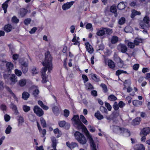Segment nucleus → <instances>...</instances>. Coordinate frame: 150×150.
<instances>
[{"label": "nucleus", "instance_id": "f257e3e1", "mask_svg": "<svg viewBox=\"0 0 150 150\" xmlns=\"http://www.w3.org/2000/svg\"><path fill=\"white\" fill-rule=\"evenodd\" d=\"M45 58L44 61L42 62L43 65L44 67L41 71L42 76V82L45 83L47 81V77L45 75V72L48 69V72L50 73L52 70V58L49 51H47L45 53Z\"/></svg>", "mask_w": 150, "mask_h": 150}, {"label": "nucleus", "instance_id": "f03ea898", "mask_svg": "<svg viewBox=\"0 0 150 150\" xmlns=\"http://www.w3.org/2000/svg\"><path fill=\"white\" fill-rule=\"evenodd\" d=\"M73 125L78 130L82 129L85 133L86 136L88 135V132H89L86 127L81 122L78 115H74L71 119Z\"/></svg>", "mask_w": 150, "mask_h": 150}, {"label": "nucleus", "instance_id": "7ed1b4c3", "mask_svg": "<svg viewBox=\"0 0 150 150\" xmlns=\"http://www.w3.org/2000/svg\"><path fill=\"white\" fill-rule=\"evenodd\" d=\"M76 139L81 144H84L86 142V140L84 135L78 131H76L74 134Z\"/></svg>", "mask_w": 150, "mask_h": 150}, {"label": "nucleus", "instance_id": "20e7f679", "mask_svg": "<svg viewBox=\"0 0 150 150\" xmlns=\"http://www.w3.org/2000/svg\"><path fill=\"white\" fill-rule=\"evenodd\" d=\"M76 139L81 144H84L86 142V140L84 135L78 131H76L74 134Z\"/></svg>", "mask_w": 150, "mask_h": 150}, {"label": "nucleus", "instance_id": "39448f33", "mask_svg": "<svg viewBox=\"0 0 150 150\" xmlns=\"http://www.w3.org/2000/svg\"><path fill=\"white\" fill-rule=\"evenodd\" d=\"M33 110L34 113L39 117H41L44 114L43 110L37 105L34 106Z\"/></svg>", "mask_w": 150, "mask_h": 150}, {"label": "nucleus", "instance_id": "423d86ee", "mask_svg": "<svg viewBox=\"0 0 150 150\" xmlns=\"http://www.w3.org/2000/svg\"><path fill=\"white\" fill-rule=\"evenodd\" d=\"M87 134H88V135L86 137L89 139L91 146L92 148V150H97L96 149V145L94 143L91 135L90 134L89 132H88Z\"/></svg>", "mask_w": 150, "mask_h": 150}, {"label": "nucleus", "instance_id": "0eeeda50", "mask_svg": "<svg viewBox=\"0 0 150 150\" xmlns=\"http://www.w3.org/2000/svg\"><path fill=\"white\" fill-rule=\"evenodd\" d=\"M74 1H71L69 2H67L64 4L62 6V8L63 10H66L71 8L73 4L74 3Z\"/></svg>", "mask_w": 150, "mask_h": 150}, {"label": "nucleus", "instance_id": "6e6552de", "mask_svg": "<svg viewBox=\"0 0 150 150\" xmlns=\"http://www.w3.org/2000/svg\"><path fill=\"white\" fill-rule=\"evenodd\" d=\"M110 129L114 133L120 134L121 127H120L118 126L112 125L110 126Z\"/></svg>", "mask_w": 150, "mask_h": 150}, {"label": "nucleus", "instance_id": "1a4fd4ad", "mask_svg": "<svg viewBox=\"0 0 150 150\" xmlns=\"http://www.w3.org/2000/svg\"><path fill=\"white\" fill-rule=\"evenodd\" d=\"M59 126L60 127H65L66 129H68L70 127V124L68 122H66L65 121H60L58 122Z\"/></svg>", "mask_w": 150, "mask_h": 150}, {"label": "nucleus", "instance_id": "9d476101", "mask_svg": "<svg viewBox=\"0 0 150 150\" xmlns=\"http://www.w3.org/2000/svg\"><path fill=\"white\" fill-rule=\"evenodd\" d=\"M33 88L34 89L33 92V96L36 98L38 97L40 91L37 86L33 85L32 86Z\"/></svg>", "mask_w": 150, "mask_h": 150}, {"label": "nucleus", "instance_id": "9b49d317", "mask_svg": "<svg viewBox=\"0 0 150 150\" xmlns=\"http://www.w3.org/2000/svg\"><path fill=\"white\" fill-rule=\"evenodd\" d=\"M150 132V128L149 127L144 128L141 130L140 135L141 136H142L143 135L146 136Z\"/></svg>", "mask_w": 150, "mask_h": 150}, {"label": "nucleus", "instance_id": "f8f14e48", "mask_svg": "<svg viewBox=\"0 0 150 150\" xmlns=\"http://www.w3.org/2000/svg\"><path fill=\"white\" fill-rule=\"evenodd\" d=\"M66 144L67 146L70 149H73L78 146L77 143L74 142H72L70 144L69 142H66Z\"/></svg>", "mask_w": 150, "mask_h": 150}, {"label": "nucleus", "instance_id": "ddd939ff", "mask_svg": "<svg viewBox=\"0 0 150 150\" xmlns=\"http://www.w3.org/2000/svg\"><path fill=\"white\" fill-rule=\"evenodd\" d=\"M105 28L103 27L100 28L96 33L97 35L100 36H103L105 34Z\"/></svg>", "mask_w": 150, "mask_h": 150}, {"label": "nucleus", "instance_id": "4468645a", "mask_svg": "<svg viewBox=\"0 0 150 150\" xmlns=\"http://www.w3.org/2000/svg\"><path fill=\"white\" fill-rule=\"evenodd\" d=\"M126 134L127 136H129L130 135V132L129 130L123 127H121L120 134Z\"/></svg>", "mask_w": 150, "mask_h": 150}, {"label": "nucleus", "instance_id": "2eb2a0df", "mask_svg": "<svg viewBox=\"0 0 150 150\" xmlns=\"http://www.w3.org/2000/svg\"><path fill=\"white\" fill-rule=\"evenodd\" d=\"M85 45L88 52L91 54L92 53L94 50L92 47L88 42L85 43Z\"/></svg>", "mask_w": 150, "mask_h": 150}, {"label": "nucleus", "instance_id": "dca6fc26", "mask_svg": "<svg viewBox=\"0 0 150 150\" xmlns=\"http://www.w3.org/2000/svg\"><path fill=\"white\" fill-rule=\"evenodd\" d=\"M119 46L120 47V50L123 53H125L127 50V46L124 44H120Z\"/></svg>", "mask_w": 150, "mask_h": 150}, {"label": "nucleus", "instance_id": "f3484780", "mask_svg": "<svg viewBox=\"0 0 150 150\" xmlns=\"http://www.w3.org/2000/svg\"><path fill=\"white\" fill-rule=\"evenodd\" d=\"M127 3L122 1L120 3L117 5V8L119 10H122L124 9L126 6Z\"/></svg>", "mask_w": 150, "mask_h": 150}, {"label": "nucleus", "instance_id": "a211bd4d", "mask_svg": "<svg viewBox=\"0 0 150 150\" xmlns=\"http://www.w3.org/2000/svg\"><path fill=\"white\" fill-rule=\"evenodd\" d=\"M110 11L112 13H114V16L115 17L117 16V14L116 6L113 5L111 6L110 8Z\"/></svg>", "mask_w": 150, "mask_h": 150}, {"label": "nucleus", "instance_id": "6ab92c4d", "mask_svg": "<svg viewBox=\"0 0 150 150\" xmlns=\"http://www.w3.org/2000/svg\"><path fill=\"white\" fill-rule=\"evenodd\" d=\"M6 66L8 72L10 71L13 67V64L10 62H7L6 64Z\"/></svg>", "mask_w": 150, "mask_h": 150}, {"label": "nucleus", "instance_id": "aec40b11", "mask_svg": "<svg viewBox=\"0 0 150 150\" xmlns=\"http://www.w3.org/2000/svg\"><path fill=\"white\" fill-rule=\"evenodd\" d=\"M30 95L29 93L26 91H24L22 94V98L25 100H27L30 97Z\"/></svg>", "mask_w": 150, "mask_h": 150}, {"label": "nucleus", "instance_id": "412c9836", "mask_svg": "<svg viewBox=\"0 0 150 150\" xmlns=\"http://www.w3.org/2000/svg\"><path fill=\"white\" fill-rule=\"evenodd\" d=\"M51 141L52 142V146L53 148H56L57 144V140L55 137H52L51 138Z\"/></svg>", "mask_w": 150, "mask_h": 150}, {"label": "nucleus", "instance_id": "4be33fe9", "mask_svg": "<svg viewBox=\"0 0 150 150\" xmlns=\"http://www.w3.org/2000/svg\"><path fill=\"white\" fill-rule=\"evenodd\" d=\"M12 28L11 25L8 24L4 26V30L6 32H9L11 30Z\"/></svg>", "mask_w": 150, "mask_h": 150}, {"label": "nucleus", "instance_id": "5701e85b", "mask_svg": "<svg viewBox=\"0 0 150 150\" xmlns=\"http://www.w3.org/2000/svg\"><path fill=\"white\" fill-rule=\"evenodd\" d=\"M118 41V38L116 36H112L111 39V42L112 44H115Z\"/></svg>", "mask_w": 150, "mask_h": 150}, {"label": "nucleus", "instance_id": "b1692460", "mask_svg": "<svg viewBox=\"0 0 150 150\" xmlns=\"http://www.w3.org/2000/svg\"><path fill=\"white\" fill-rule=\"evenodd\" d=\"M95 116L96 118L99 120H101L103 118V116L100 114L99 111H98L95 113Z\"/></svg>", "mask_w": 150, "mask_h": 150}, {"label": "nucleus", "instance_id": "393cba45", "mask_svg": "<svg viewBox=\"0 0 150 150\" xmlns=\"http://www.w3.org/2000/svg\"><path fill=\"white\" fill-rule=\"evenodd\" d=\"M27 80L25 79H22L19 81L18 84L21 87L24 86L26 83Z\"/></svg>", "mask_w": 150, "mask_h": 150}, {"label": "nucleus", "instance_id": "a878e982", "mask_svg": "<svg viewBox=\"0 0 150 150\" xmlns=\"http://www.w3.org/2000/svg\"><path fill=\"white\" fill-rule=\"evenodd\" d=\"M38 104L44 110H47L48 109V107L44 105L42 101L41 100L38 101Z\"/></svg>", "mask_w": 150, "mask_h": 150}, {"label": "nucleus", "instance_id": "bb28decb", "mask_svg": "<svg viewBox=\"0 0 150 150\" xmlns=\"http://www.w3.org/2000/svg\"><path fill=\"white\" fill-rule=\"evenodd\" d=\"M17 120L18 121V126L22 125L24 122L23 118L21 116H18L17 117Z\"/></svg>", "mask_w": 150, "mask_h": 150}, {"label": "nucleus", "instance_id": "cd10ccee", "mask_svg": "<svg viewBox=\"0 0 150 150\" xmlns=\"http://www.w3.org/2000/svg\"><path fill=\"white\" fill-rule=\"evenodd\" d=\"M141 118L140 117H137L133 120V123L134 125H138L139 124L141 121Z\"/></svg>", "mask_w": 150, "mask_h": 150}, {"label": "nucleus", "instance_id": "c85d7f7f", "mask_svg": "<svg viewBox=\"0 0 150 150\" xmlns=\"http://www.w3.org/2000/svg\"><path fill=\"white\" fill-rule=\"evenodd\" d=\"M91 75L92 79L94 81L97 82L100 81V79L99 76L94 74H92Z\"/></svg>", "mask_w": 150, "mask_h": 150}, {"label": "nucleus", "instance_id": "c756f323", "mask_svg": "<svg viewBox=\"0 0 150 150\" xmlns=\"http://www.w3.org/2000/svg\"><path fill=\"white\" fill-rule=\"evenodd\" d=\"M141 13L140 12H138L136 11L135 10H133L132 11V13L131 16L132 18H134V17L137 15H140Z\"/></svg>", "mask_w": 150, "mask_h": 150}, {"label": "nucleus", "instance_id": "7c9ffc66", "mask_svg": "<svg viewBox=\"0 0 150 150\" xmlns=\"http://www.w3.org/2000/svg\"><path fill=\"white\" fill-rule=\"evenodd\" d=\"M10 80L12 82L15 83L17 81V77L14 74H12L10 77Z\"/></svg>", "mask_w": 150, "mask_h": 150}, {"label": "nucleus", "instance_id": "2f4dec72", "mask_svg": "<svg viewBox=\"0 0 150 150\" xmlns=\"http://www.w3.org/2000/svg\"><path fill=\"white\" fill-rule=\"evenodd\" d=\"M108 65L109 67L112 69L114 68L115 66L114 62L111 60L108 61Z\"/></svg>", "mask_w": 150, "mask_h": 150}, {"label": "nucleus", "instance_id": "473e14b6", "mask_svg": "<svg viewBox=\"0 0 150 150\" xmlns=\"http://www.w3.org/2000/svg\"><path fill=\"white\" fill-rule=\"evenodd\" d=\"M8 4L6 2H5L2 5V8L4 10L5 13L7 12V9L8 6Z\"/></svg>", "mask_w": 150, "mask_h": 150}, {"label": "nucleus", "instance_id": "72a5a7b5", "mask_svg": "<svg viewBox=\"0 0 150 150\" xmlns=\"http://www.w3.org/2000/svg\"><path fill=\"white\" fill-rule=\"evenodd\" d=\"M133 104L134 106L138 107L142 105V102L137 100H134L133 101Z\"/></svg>", "mask_w": 150, "mask_h": 150}, {"label": "nucleus", "instance_id": "f704fd0d", "mask_svg": "<svg viewBox=\"0 0 150 150\" xmlns=\"http://www.w3.org/2000/svg\"><path fill=\"white\" fill-rule=\"evenodd\" d=\"M27 13V10L24 8H22L20 9V14L22 17H24Z\"/></svg>", "mask_w": 150, "mask_h": 150}, {"label": "nucleus", "instance_id": "c9c22d12", "mask_svg": "<svg viewBox=\"0 0 150 150\" xmlns=\"http://www.w3.org/2000/svg\"><path fill=\"white\" fill-rule=\"evenodd\" d=\"M142 39L136 38L134 40V43L135 45H138L140 43L142 42Z\"/></svg>", "mask_w": 150, "mask_h": 150}, {"label": "nucleus", "instance_id": "e433bc0d", "mask_svg": "<svg viewBox=\"0 0 150 150\" xmlns=\"http://www.w3.org/2000/svg\"><path fill=\"white\" fill-rule=\"evenodd\" d=\"M136 150H145V147L142 144H138L136 145Z\"/></svg>", "mask_w": 150, "mask_h": 150}, {"label": "nucleus", "instance_id": "4c0bfd02", "mask_svg": "<svg viewBox=\"0 0 150 150\" xmlns=\"http://www.w3.org/2000/svg\"><path fill=\"white\" fill-rule=\"evenodd\" d=\"M100 86L102 88L103 92L104 93H106L108 91L107 87L106 85L103 83H102L100 85Z\"/></svg>", "mask_w": 150, "mask_h": 150}, {"label": "nucleus", "instance_id": "58836bf2", "mask_svg": "<svg viewBox=\"0 0 150 150\" xmlns=\"http://www.w3.org/2000/svg\"><path fill=\"white\" fill-rule=\"evenodd\" d=\"M40 121L41 124L43 127L44 128L46 127L47 124L46 121L43 118L41 117L40 118Z\"/></svg>", "mask_w": 150, "mask_h": 150}, {"label": "nucleus", "instance_id": "ea45409f", "mask_svg": "<svg viewBox=\"0 0 150 150\" xmlns=\"http://www.w3.org/2000/svg\"><path fill=\"white\" fill-rule=\"evenodd\" d=\"M108 99L110 101H113L116 100L117 98L114 95L111 94L108 96Z\"/></svg>", "mask_w": 150, "mask_h": 150}, {"label": "nucleus", "instance_id": "a19ab883", "mask_svg": "<svg viewBox=\"0 0 150 150\" xmlns=\"http://www.w3.org/2000/svg\"><path fill=\"white\" fill-rule=\"evenodd\" d=\"M52 110L54 113L57 115L59 113V109L58 108L57 106H55L53 107Z\"/></svg>", "mask_w": 150, "mask_h": 150}, {"label": "nucleus", "instance_id": "79ce46f5", "mask_svg": "<svg viewBox=\"0 0 150 150\" xmlns=\"http://www.w3.org/2000/svg\"><path fill=\"white\" fill-rule=\"evenodd\" d=\"M80 118L81 121L85 125L88 124L87 121L86 120L84 117L82 115L80 116Z\"/></svg>", "mask_w": 150, "mask_h": 150}, {"label": "nucleus", "instance_id": "37998d69", "mask_svg": "<svg viewBox=\"0 0 150 150\" xmlns=\"http://www.w3.org/2000/svg\"><path fill=\"white\" fill-rule=\"evenodd\" d=\"M117 65L120 68H122L123 66V62L120 58H118V62H117Z\"/></svg>", "mask_w": 150, "mask_h": 150}, {"label": "nucleus", "instance_id": "c03bdc74", "mask_svg": "<svg viewBox=\"0 0 150 150\" xmlns=\"http://www.w3.org/2000/svg\"><path fill=\"white\" fill-rule=\"evenodd\" d=\"M86 88L87 89L92 90L94 88L93 86L90 83H87L86 84Z\"/></svg>", "mask_w": 150, "mask_h": 150}, {"label": "nucleus", "instance_id": "a18cd8bd", "mask_svg": "<svg viewBox=\"0 0 150 150\" xmlns=\"http://www.w3.org/2000/svg\"><path fill=\"white\" fill-rule=\"evenodd\" d=\"M19 19L15 16H13L12 18V22L15 23H17L19 22Z\"/></svg>", "mask_w": 150, "mask_h": 150}, {"label": "nucleus", "instance_id": "49530a36", "mask_svg": "<svg viewBox=\"0 0 150 150\" xmlns=\"http://www.w3.org/2000/svg\"><path fill=\"white\" fill-rule=\"evenodd\" d=\"M125 19L124 17H121L119 20L118 23L120 25H122L125 23Z\"/></svg>", "mask_w": 150, "mask_h": 150}, {"label": "nucleus", "instance_id": "de8ad7c7", "mask_svg": "<svg viewBox=\"0 0 150 150\" xmlns=\"http://www.w3.org/2000/svg\"><path fill=\"white\" fill-rule=\"evenodd\" d=\"M100 110L103 113H104L106 114H108V110L106 108L103 106H101L100 108Z\"/></svg>", "mask_w": 150, "mask_h": 150}, {"label": "nucleus", "instance_id": "09e8293b", "mask_svg": "<svg viewBox=\"0 0 150 150\" xmlns=\"http://www.w3.org/2000/svg\"><path fill=\"white\" fill-rule=\"evenodd\" d=\"M12 129V127L10 125H8L5 130L6 133L7 134L10 133Z\"/></svg>", "mask_w": 150, "mask_h": 150}, {"label": "nucleus", "instance_id": "8fccbe9b", "mask_svg": "<svg viewBox=\"0 0 150 150\" xmlns=\"http://www.w3.org/2000/svg\"><path fill=\"white\" fill-rule=\"evenodd\" d=\"M128 47L131 49H133L135 47V45L134 43L128 42L127 44Z\"/></svg>", "mask_w": 150, "mask_h": 150}, {"label": "nucleus", "instance_id": "3c124183", "mask_svg": "<svg viewBox=\"0 0 150 150\" xmlns=\"http://www.w3.org/2000/svg\"><path fill=\"white\" fill-rule=\"evenodd\" d=\"M23 108L24 111L25 112H27L29 111L30 110V107L26 105H24L23 106Z\"/></svg>", "mask_w": 150, "mask_h": 150}, {"label": "nucleus", "instance_id": "603ef678", "mask_svg": "<svg viewBox=\"0 0 150 150\" xmlns=\"http://www.w3.org/2000/svg\"><path fill=\"white\" fill-rule=\"evenodd\" d=\"M127 73V72L125 71L121 70H118L116 71V74L117 76H119L122 73L126 74Z\"/></svg>", "mask_w": 150, "mask_h": 150}, {"label": "nucleus", "instance_id": "864d4df0", "mask_svg": "<svg viewBox=\"0 0 150 150\" xmlns=\"http://www.w3.org/2000/svg\"><path fill=\"white\" fill-rule=\"evenodd\" d=\"M5 88L6 90L10 93V94L12 95V96H14V97H15V94L12 91V90L10 88L7 86H6L5 87Z\"/></svg>", "mask_w": 150, "mask_h": 150}, {"label": "nucleus", "instance_id": "5fc2aeb1", "mask_svg": "<svg viewBox=\"0 0 150 150\" xmlns=\"http://www.w3.org/2000/svg\"><path fill=\"white\" fill-rule=\"evenodd\" d=\"M31 21V19L30 18H27L24 21V23L26 25H28L29 24Z\"/></svg>", "mask_w": 150, "mask_h": 150}, {"label": "nucleus", "instance_id": "6e6d98bb", "mask_svg": "<svg viewBox=\"0 0 150 150\" xmlns=\"http://www.w3.org/2000/svg\"><path fill=\"white\" fill-rule=\"evenodd\" d=\"M64 116L66 117H68L69 114V111L65 109L64 110Z\"/></svg>", "mask_w": 150, "mask_h": 150}, {"label": "nucleus", "instance_id": "4d7b16f0", "mask_svg": "<svg viewBox=\"0 0 150 150\" xmlns=\"http://www.w3.org/2000/svg\"><path fill=\"white\" fill-rule=\"evenodd\" d=\"M105 32L108 35L112 33V30L109 28H105Z\"/></svg>", "mask_w": 150, "mask_h": 150}, {"label": "nucleus", "instance_id": "13d9d810", "mask_svg": "<svg viewBox=\"0 0 150 150\" xmlns=\"http://www.w3.org/2000/svg\"><path fill=\"white\" fill-rule=\"evenodd\" d=\"M144 22L147 24H148L149 21V18L147 16H145L143 19Z\"/></svg>", "mask_w": 150, "mask_h": 150}, {"label": "nucleus", "instance_id": "bf43d9fd", "mask_svg": "<svg viewBox=\"0 0 150 150\" xmlns=\"http://www.w3.org/2000/svg\"><path fill=\"white\" fill-rule=\"evenodd\" d=\"M15 73L16 75L18 76H21L22 73L21 71L19 70L18 69H15Z\"/></svg>", "mask_w": 150, "mask_h": 150}, {"label": "nucleus", "instance_id": "052dcab7", "mask_svg": "<svg viewBox=\"0 0 150 150\" xmlns=\"http://www.w3.org/2000/svg\"><path fill=\"white\" fill-rule=\"evenodd\" d=\"M119 106L117 102H115L113 105V108L116 111L119 109Z\"/></svg>", "mask_w": 150, "mask_h": 150}, {"label": "nucleus", "instance_id": "680f3d73", "mask_svg": "<svg viewBox=\"0 0 150 150\" xmlns=\"http://www.w3.org/2000/svg\"><path fill=\"white\" fill-rule=\"evenodd\" d=\"M4 118L5 121L8 122L10 119V117L9 115L6 114L4 116Z\"/></svg>", "mask_w": 150, "mask_h": 150}, {"label": "nucleus", "instance_id": "e2e57ef3", "mask_svg": "<svg viewBox=\"0 0 150 150\" xmlns=\"http://www.w3.org/2000/svg\"><path fill=\"white\" fill-rule=\"evenodd\" d=\"M111 115H112V117H113L114 118L117 117L119 115V113L117 112L114 111L111 114Z\"/></svg>", "mask_w": 150, "mask_h": 150}, {"label": "nucleus", "instance_id": "0e129e2a", "mask_svg": "<svg viewBox=\"0 0 150 150\" xmlns=\"http://www.w3.org/2000/svg\"><path fill=\"white\" fill-rule=\"evenodd\" d=\"M88 127L89 128V130L91 132H93L95 131V128L90 125H88Z\"/></svg>", "mask_w": 150, "mask_h": 150}, {"label": "nucleus", "instance_id": "69168bd1", "mask_svg": "<svg viewBox=\"0 0 150 150\" xmlns=\"http://www.w3.org/2000/svg\"><path fill=\"white\" fill-rule=\"evenodd\" d=\"M139 64H134L133 66V69L134 70L137 71L139 67Z\"/></svg>", "mask_w": 150, "mask_h": 150}, {"label": "nucleus", "instance_id": "338daca9", "mask_svg": "<svg viewBox=\"0 0 150 150\" xmlns=\"http://www.w3.org/2000/svg\"><path fill=\"white\" fill-rule=\"evenodd\" d=\"M119 107L120 108H122L125 105V104L122 101H120L118 103Z\"/></svg>", "mask_w": 150, "mask_h": 150}, {"label": "nucleus", "instance_id": "774afa93", "mask_svg": "<svg viewBox=\"0 0 150 150\" xmlns=\"http://www.w3.org/2000/svg\"><path fill=\"white\" fill-rule=\"evenodd\" d=\"M105 106L108 109V110H111L112 107L109 103H105Z\"/></svg>", "mask_w": 150, "mask_h": 150}]
</instances>
